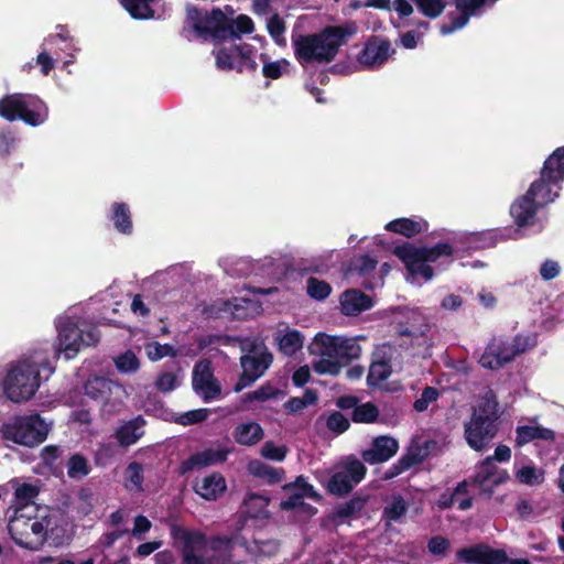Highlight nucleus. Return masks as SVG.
Segmentation results:
<instances>
[{
  "label": "nucleus",
  "mask_w": 564,
  "mask_h": 564,
  "mask_svg": "<svg viewBox=\"0 0 564 564\" xmlns=\"http://www.w3.org/2000/svg\"><path fill=\"white\" fill-rule=\"evenodd\" d=\"M440 395V392L437 389L433 388V387H426L420 398H417L414 402V409L417 411V412H423L425 410H427V408L430 406V404H432L433 402H435L437 400Z\"/></svg>",
  "instance_id": "nucleus-61"
},
{
  "label": "nucleus",
  "mask_w": 564,
  "mask_h": 564,
  "mask_svg": "<svg viewBox=\"0 0 564 564\" xmlns=\"http://www.w3.org/2000/svg\"><path fill=\"white\" fill-rule=\"evenodd\" d=\"M553 432L546 429H542L540 426L534 425H525L519 426L517 429V443L518 445H522L529 443L535 438H552Z\"/></svg>",
  "instance_id": "nucleus-43"
},
{
  "label": "nucleus",
  "mask_w": 564,
  "mask_h": 564,
  "mask_svg": "<svg viewBox=\"0 0 564 564\" xmlns=\"http://www.w3.org/2000/svg\"><path fill=\"white\" fill-rule=\"evenodd\" d=\"M518 229L496 228L475 232H454L446 229L424 232L420 238L417 247H454L462 245L466 247H495L497 243L505 242L513 238ZM393 247H415L413 243L403 241L394 243Z\"/></svg>",
  "instance_id": "nucleus-4"
},
{
  "label": "nucleus",
  "mask_w": 564,
  "mask_h": 564,
  "mask_svg": "<svg viewBox=\"0 0 564 564\" xmlns=\"http://www.w3.org/2000/svg\"><path fill=\"white\" fill-rule=\"evenodd\" d=\"M153 0H120V4L135 20H149L154 17Z\"/></svg>",
  "instance_id": "nucleus-39"
},
{
  "label": "nucleus",
  "mask_w": 564,
  "mask_h": 564,
  "mask_svg": "<svg viewBox=\"0 0 564 564\" xmlns=\"http://www.w3.org/2000/svg\"><path fill=\"white\" fill-rule=\"evenodd\" d=\"M459 14L454 17L447 24L441 26V32L444 35L451 34L456 30L463 29L467 25L469 19L476 14L478 10L488 4L489 0H453Z\"/></svg>",
  "instance_id": "nucleus-22"
},
{
  "label": "nucleus",
  "mask_w": 564,
  "mask_h": 564,
  "mask_svg": "<svg viewBox=\"0 0 564 564\" xmlns=\"http://www.w3.org/2000/svg\"><path fill=\"white\" fill-rule=\"evenodd\" d=\"M355 31L352 26L336 25L327 26L316 34L293 35L292 43L295 58L302 66L312 62L329 63Z\"/></svg>",
  "instance_id": "nucleus-3"
},
{
  "label": "nucleus",
  "mask_w": 564,
  "mask_h": 564,
  "mask_svg": "<svg viewBox=\"0 0 564 564\" xmlns=\"http://www.w3.org/2000/svg\"><path fill=\"white\" fill-rule=\"evenodd\" d=\"M260 61L262 62V75L269 79H278L282 76L283 69L282 67L289 66V62L284 58L280 61L270 62L269 56L265 53H261L259 55Z\"/></svg>",
  "instance_id": "nucleus-47"
},
{
  "label": "nucleus",
  "mask_w": 564,
  "mask_h": 564,
  "mask_svg": "<svg viewBox=\"0 0 564 564\" xmlns=\"http://www.w3.org/2000/svg\"><path fill=\"white\" fill-rule=\"evenodd\" d=\"M268 499L263 496L251 494L245 500V512L251 518L267 516Z\"/></svg>",
  "instance_id": "nucleus-45"
},
{
  "label": "nucleus",
  "mask_w": 564,
  "mask_h": 564,
  "mask_svg": "<svg viewBox=\"0 0 564 564\" xmlns=\"http://www.w3.org/2000/svg\"><path fill=\"white\" fill-rule=\"evenodd\" d=\"M57 329L55 351L57 355H64L66 359L74 358L83 347L95 345L99 340L95 327H87L72 318H59Z\"/></svg>",
  "instance_id": "nucleus-10"
},
{
  "label": "nucleus",
  "mask_w": 564,
  "mask_h": 564,
  "mask_svg": "<svg viewBox=\"0 0 564 564\" xmlns=\"http://www.w3.org/2000/svg\"><path fill=\"white\" fill-rule=\"evenodd\" d=\"M144 421L141 417H135L122 424L116 433L117 440L122 446H130L134 444L144 433Z\"/></svg>",
  "instance_id": "nucleus-36"
},
{
  "label": "nucleus",
  "mask_w": 564,
  "mask_h": 564,
  "mask_svg": "<svg viewBox=\"0 0 564 564\" xmlns=\"http://www.w3.org/2000/svg\"><path fill=\"white\" fill-rule=\"evenodd\" d=\"M379 415L378 409L371 403H364L354 410L352 420L359 423H372Z\"/></svg>",
  "instance_id": "nucleus-54"
},
{
  "label": "nucleus",
  "mask_w": 564,
  "mask_h": 564,
  "mask_svg": "<svg viewBox=\"0 0 564 564\" xmlns=\"http://www.w3.org/2000/svg\"><path fill=\"white\" fill-rule=\"evenodd\" d=\"M397 257L404 263L412 283L420 278L429 281L433 276L431 263L441 257H449L452 249H394Z\"/></svg>",
  "instance_id": "nucleus-12"
},
{
  "label": "nucleus",
  "mask_w": 564,
  "mask_h": 564,
  "mask_svg": "<svg viewBox=\"0 0 564 564\" xmlns=\"http://www.w3.org/2000/svg\"><path fill=\"white\" fill-rule=\"evenodd\" d=\"M267 30L270 36L278 45H285L286 41L285 37L283 36V33L285 31V23L278 13H274L270 17L267 23Z\"/></svg>",
  "instance_id": "nucleus-52"
},
{
  "label": "nucleus",
  "mask_w": 564,
  "mask_h": 564,
  "mask_svg": "<svg viewBox=\"0 0 564 564\" xmlns=\"http://www.w3.org/2000/svg\"><path fill=\"white\" fill-rule=\"evenodd\" d=\"M186 21L200 39L221 42L235 34L231 21L218 7L210 11L194 4L186 7Z\"/></svg>",
  "instance_id": "nucleus-9"
},
{
  "label": "nucleus",
  "mask_w": 564,
  "mask_h": 564,
  "mask_svg": "<svg viewBox=\"0 0 564 564\" xmlns=\"http://www.w3.org/2000/svg\"><path fill=\"white\" fill-rule=\"evenodd\" d=\"M280 395V390L271 383L267 382L259 387L257 390L248 392L241 397V403H263L271 399H276Z\"/></svg>",
  "instance_id": "nucleus-40"
},
{
  "label": "nucleus",
  "mask_w": 564,
  "mask_h": 564,
  "mask_svg": "<svg viewBox=\"0 0 564 564\" xmlns=\"http://www.w3.org/2000/svg\"><path fill=\"white\" fill-rule=\"evenodd\" d=\"M96 503L95 495L89 489H82L78 494L77 511L82 516H88L91 513Z\"/></svg>",
  "instance_id": "nucleus-59"
},
{
  "label": "nucleus",
  "mask_w": 564,
  "mask_h": 564,
  "mask_svg": "<svg viewBox=\"0 0 564 564\" xmlns=\"http://www.w3.org/2000/svg\"><path fill=\"white\" fill-rule=\"evenodd\" d=\"M384 229L389 232L401 235L408 239L422 236L430 229V224L421 216L400 217L386 224Z\"/></svg>",
  "instance_id": "nucleus-24"
},
{
  "label": "nucleus",
  "mask_w": 564,
  "mask_h": 564,
  "mask_svg": "<svg viewBox=\"0 0 564 564\" xmlns=\"http://www.w3.org/2000/svg\"><path fill=\"white\" fill-rule=\"evenodd\" d=\"M39 495V487L33 484H21L15 488L12 511L26 510L29 506H36L34 500Z\"/></svg>",
  "instance_id": "nucleus-38"
},
{
  "label": "nucleus",
  "mask_w": 564,
  "mask_h": 564,
  "mask_svg": "<svg viewBox=\"0 0 564 564\" xmlns=\"http://www.w3.org/2000/svg\"><path fill=\"white\" fill-rule=\"evenodd\" d=\"M540 208L542 207L525 192L511 204L510 215L514 224L522 228L534 224Z\"/></svg>",
  "instance_id": "nucleus-25"
},
{
  "label": "nucleus",
  "mask_w": 564,
  "mask_h": 564,
  "mask_svg": "<svg viewBox=\"0 0 564 564\" xmlns=\"http://www.w3.org/2000/svg\"><path fill=\"white\" fill-rule=\"evenodd\" d=\"M406 511V503L400 496H393L391 501L384 508V517L390 521H397Z\"/></svg>",
  "instance_id": "nucleus-56"
},
{
  "label": "nucleus",
  "mask_w": 564,
  "mask_h": 564,
  "mask_svg": "<svg viewBox=\"0 0 564 564\" xmlns=\"http://www.w3.org/2000/svg\"><path fill=\"white\" fill-rule=\"evenodd\" d=\"M456 556L465 564H502L507 560L505 551L494 550L485 544L462 549Z\"/></svg>",
  "instance_id": "nucleus-21"
},
{
  "label": "nucleus",
  "mask_w": 564,
  "mask_h": 564,
  "mask_svg": "<svg viewBox=\"0 0 564 564\" xmlns=\"http://www.w3.org/2000/svg\"><path fill=\"white\" fill-rule=\"evenodd\" d=\"M228 451L221 447L206 448L202 452L195 453L182 463V470L184 473L193 469L208 467L226 460Z\"/></svg>",
  "instance_id": "nucleus-29"
},
{
  "label": "nucleus",
  "mask_w": 564,
  "mask_h": 564,
  "mask_svg": "<svg viewBox=\"0 0 564 564\" xmlns=\"http://www.w3.org/2000/svg\"><path fill=\"white\" fill-rule=\"evenodd\" d=\"M235 441L243 446H252L263 438V429L254 421L238 424L234 430Z\"/></svg>",
  "instance_id": "nucleus-34"
},
{
  "label": "nucleus",
  "mask_w": 564,
  "mask_h": 564,
  "mask_svg": "<svg viewBox=\"0 0 564 564\" xmlns=\"http://www.w3.org/2000/svg\"><path fill=\"white\" fill-rule=\"evenodd\" d=\"M338 344L337 361L340 367L343 364L360 356L361 348L355 339L339 336Z\"/></svg>",
  "instance_id": "nucleus-42"
},
{
  "label": "nucleus",
  "mask_w": 564,
  "mask_h": 564,
  "mask_svg": "<svg viewBox=\"0 0 564 564\" xmlns=\"http://www.w3.org/2000/svg\"><path fill=\"white\" fill-rule=\"evenodd\" d=\"M394 52L388 39L371 35L357 55V61L364 68L373 69L382 66Z\"/></svg>",
  "instance_id": "nucleus-17"
},
{
  "label": "nucleus",
  "mask_w": 564,
  "mask_h": 564,
  "mask_svg": "<svg viewBox=\"0 0 564 564\" xmlns=\"http://www.w3.org/2000/svg\"><path fill=\"white\" fill-rule=\"evenodd\" d=\"M272 362V355L264 348H254L240 358L242 373L234 387L235 392L250 387L264 375Z\"/></svg>",
  "instance_id": "nucleus-16"
},
{
  "label": "nucleus",
  "mask_w": 564,
  "mask_h": 564,
  "mask_svg": "<svg viewBox=\"0 0 564 564\" xmlns=\"http://www.w3.org/2000/svg\"><path fill=\"white\" fill-rule=\"evenodd\" d=\"M90 473V466L86 457L74 454L67 462V475L72 479H80Z\"/></svg>",
  "instance_id": "nucleus-44"
},
{
  "label": "nucleus",
  "mask_w": 564,
  "mask_h": 564,
  "mask_svg": "<svg viewBox=\"0 0 564 564\" xmlns=\"http://www.w3.org/2000/svg\"><path fill=\"white\" fill-rule=\"evenodd\" d=\"M275 340L281 352L293 356L303 348L305 337L300 330L286 327L276 333Z\"/></svg>",
  "instance_id": "nucleus-33"
},
{
  "label": "nucleus",
  "mask_w": 564,
  "mask_h": 564,
  "mask_svg": "<svg viewBox=\"0 0 564 564\" xmlns=\"http://www.w3.org/2000/svg\"><path fill=\"white\" fill-rule=\"evenodd\" d=\"M509 479L506 469L498 468L491 457H487L476 466L473 484L478 487L481 492L491 495L494 490L505 484Z\"/></svg>",
  "instance_id": "nucleus-19"
},
{
  "label": "nucleus",
  "mask_w": 564,
  "mask_h": 564,
  "mask_svg": "<svg viewBox=\"0 0 564 564\" xmlns=\"http://www.w3.org/2000/svg\"><path fill=\"white\" fill-rule=\"evenodd\" d=\"M564 181V145L555 149L544 161L540 177L531 183L527 193L541 206L553 203Z\"/></svg>",
  "instance_id": "nucleus-7"
},
{
  "label": "nucleus",
  "mask_w": 564,
  "mask_h": 564,
  "mask_svg": "<svg viewBox=\"0 0 564 564\" xmlns=\"http://www.w3.org/2000/svg\"><path fill=\"white\" fill-rule=\"evenodd\" d=\"M377 261L368 256L359 257L352 260L349 273H356L360 276H368L376 268Z\"/></svg>",
  "instance_id": "nucleus-55"
},
{
  "label": "nucleus",
  "mask_w": 564,
  "mask_h": 564,
  "mask_svg": "<svg viewBox=\"0 0 564 564\" xmlns=\"http://www.w3.org/2000/svg\"><path fill=\"white\" fill-rule=\"evenodd\" d=\"M513 350L502 339H494L480 357V365L488 369H498L513 359Z\"/></svg>",
  "instance_id": "nucleus-26"
},
{
  "label": "nucleus",
  "mask_w": 564,
  "mask_h": 564,
  "mask_svg": "<svg viewBox=\"0 0 564 564\" xmlns=\"http://www.w3.org/2000/svg\"><path fill=\"white\" fill-rule=\"evenodd\" d=\"M317 401V393L312 390H305L303 397H295L290 399L285 404V409L290 413H297L307 408L308 405L314 404Z\"/></svg>",
  "instance_id": "nucleus-48"
},
{
  "label": "nucleus",
  "mask_w": 564,
  "mask_h": 564,
  "mask_svg": "<svg viewBox=\"0 0 564 564\" xmlns=\"http://www.w3.org/2000/svg\"><path fill=\"white\" fill-rule=\"evenodd\" d=\"M54 371L44 352L32 355L12 364L3 381V391L12 402L31 399L40 388L41 379H47Z\"/></svg>",
  "instance_id": "nucleus-2"
},
{
  "label": "nucleus",
  "mask_w": 564,
  "mask_h": 564,
  "mask_svg": "<svg viewBox=\"0 0 564 564\" xmlns=\"http://www.w3.org/2000/svg\"><path fill=\"white\" fill-rule=\"evenodd\" d=\"M399 449V443L391 436H379L372 442L369 449L362 452V459L370 464H381L393 457Z\"/></svg>",
  "instance_id": "nucleus-23"
},
{
  "label": "nucleus",
  "mask_w": 564,
  "mask_h": 564,
  "mask_svg": "<svg viewBox=\"0 0 564 564\" xmlns=\"http://www.w3.org/2000/svg\"><path fill=\"white\" fill-rule=\"evenodd\" d=\"M170 534L181 551L184 564H237L231 554L237 546L243 547L252 556L264 553L258 542L249 545L238 535L215 536L208 541L203 532L178 524L170 527Z\"/></svg>",
  "instance_id": "nucleus-1"
},
{
  "label": "nucleus",
  "mask_w": 564,
  "mask_h": 564,
  "mask_svg": "<svg viewBox=\"0 0 564 564\" xmlns=\"http://www.w3.org/2000/svg\"><path fill=\"white\" fill-rule=\"evenodd\" d=\"M286 453V446L276 445L273 442H265L261 447V456L273 462L284 460Z\"/></svg>",
  "instance_id": "nucleus-57"
},
{
  "label": "nucleus",
  "mask_w": 564,
  "mask_h": 564,
  "mask_svg": "<svg viewBox=\"0 0 564 564\" xmlns=\"http://www.w3.org/2000/svg\"><path fill=\"white\" fill-rule=\"evenodd\" d=\"M183 376L181 373L165 372L156 380V388L162 392L173 391L181 384Z\"/></svg>",
  "instance_id": "nucleus-60"
},
{
  "label": "nucleus",
  "mask_w": 564,
  "mask_h": 564,
  "mask_svg": "<svg viewBox=\"0 0 564 564\" xmlns=\"http://www.w3.org/2000/svg\"><path fill=\"white\" fill-rule=\"evenodd\" d=\"M398 355V350L389 344H382L376 348L367 377L370 386H377L390 377Z\"/></svg>",
  "instance_id": "nucleus-18"
},
{
  "label": "nucleus",
  "mask_w": 564,
  "mask_h": 564,
  "mask_svg": "<svg viewBox=\"0 0 564 564\" xmlns=\"http://www.w3.org/2000/svg\"><path fill=\"white\" fill-rule=\"evenodd\" d=\"M0 117L9 122L21 120L28 126L39 127L48 119V108L36 95L9 94L0 99Z\"/></svg>",
  "instance_id": "nucleus-8"
},
{
  "label": "nucleus",
  "mask_w": 564,
  "mask_h": 564,
  "mask_svg": "<svg viewBox=\"0 0 564 564\" xmlns=\"http://www.w3.org/2000/svg\"><path fill=\"white\" fill-rule=\"evenodd\" d=\"M366 475L365 465L356 458H347L335 467L327 490L337 496L348 494Z\"/></svg>",
  "instance_id": "nucleus-14"
},
{
  "label": "nucleus",
  "mask_w": 564,
  "mask_h": 564,
  "mask_svg": "<svg viewBox=\"0 0 564 564\" xmlns=\"http://www.w3.org/2000/svg\"><path fill=\"white\" fill-rule=\"evenodd\" d=\"M145 354L151 361L161 360L164 357L176 356V350L172 345L160 344L158 341H150L144 346Z\"/></svg>",
  "instance_id": "nucleus-50"
},
{
  "label": "nucleus",
  "mask_w": 564,
  "mask_h": 564,
  "mask_svg": "<svg viewBox=\"0 0 564 564\" xmlns=\"http://www.w3.org/2000/svg\"><path fill=\"white\" fill-rule=\"evenodd\" d=\"M85 394L97 402H107L113 390H120V386L102 377H94L85 383Z\"/></svg>",
  "instance_id": "nucleus-32"
},
{
  "label": "nucleus",
  "mask_w": 564,
  "mask_h": 564,
  "mask_svg": "<svg viewBox=\"0 0 564 564\" xmlns=\"http://www.w3.org/2000/svg\"><path fill=\"white\" fill-rule=\"evenodd\" d=\"M373 306V300L359 290H347L339 297L340 312L346 316H357Z\"/></svg>",
  "instance_id": "nucleus-28"
},
{
  "label": "nucleus",
  "mask_w": 564,
  "mask_h": 564,
  "mask_svg": "<svg viewBox=\"0 0 564 564\" xmlns=\"http://www.w3.org/2000/svg\"><path fill=\"white\" fill-rule=\"evenodd\" d=\"M223 310L238 319L253 317L262 312L258 302L247 297H234L224 303Z\"/></svg>",
  "instance_id": "nucleus-31"
},
{
  "label": "nucleus",
  "mask_w": 564,
  "mask_h": 564,
  "mask_svg": "<svg viewBox=\"0 0 564 564\" xmlns=\"http://www.w3.org/2000/svg\"><path fill=\"white\" fill-rule=\"evenodd\" d=\"M108 219L112 223L115 229L124 236H131L133 232L132 213L127 203L115 202L111 204Z\"/></svg>",
  "instance_id": "nucleus-30"
},
{
  "label": "nucleus",
  "mask_w": 564,
  "mask_h": 564,
  "mask_svg": "<svg viewBox=\"0 0 564 564\" xmlns=\"http://www.w3.org/2000/svg\"><path fill=\"white\" fill-rule=\"evenodd\" d=\"M239 56H241V45L221 47L216 55V65L223 70L235 69Z\"/></svg>",
  "instance_id": "nucleus-41"
},
{
  "label": "nucleus",
  "mask_w": 564,
  "mask_h": 564,
  "mask_svg": "<svg viewBox=\"0 0 564 564\" xmlns=\"http://www.w3.org/2000/svg\"><path fill=\"white\" fill-rule=\"evenodd\" d=\"M39 511L37 506H29L26 510H14L9 518V534L21 547L40 549L53 529V519L47 514L39 516Z\"/></svg>",
  "instance_id": "nucleus-5"
},
{
  "label": "nucleus",
  "mask_w": 564,
  "mask_h": 564,
  "mask_svg": "<svg viewBox=\"0 0 564 564\" xmlns=\"http://www.w3.org/2000/svg\"><path fill=\"white\" fill-rule=\"evenodd\" d=\"M414 2L422 14L430 19L438 18L446 7L444 0H414Z\"/></svg>",
  "instance_id": "nucleus-53"
},
{
  "label": "nucleus",
  "mask_w": 564,
  "mask_h": 564,
  "mask_svg": "<svg viewBox=\"0 0 564 564\" xmlns=\"http://www.w3.org/2000/svg\"><path fill=\"white\" fill-rule=\"evenodd\" d=\"M498 402L488 390L477 401L470 421L465 425L468 445L475 451L484 449L497 433Z\"/></svg>",
  "instance_id": "nucleus-6"
},
{
  "label": "nucleus",
  "mask_w": 564,
  "mask_h": 564,
  "mask_svg": "<svg viewBox=\"0 0 564 564\" xmlns=\"http://www.w3.org/2000/svg\"><path fill=\"white\" fill-rule=\"evenodd\" d=\"M142 467L138 463H131L126 469L124 486L130 491L142 489Z\"/></svg>",
  "instance_id": "nucleus-51"
},
{
  "label": "nucleus",
  "mask_w": 564,
  "mask_h": 564,
  "mask_svg": "<svg viewBox=\"0 0 564 564\" xmlns=\"http://www.w3.org/2000/svg\"><path fill=\"white\" fill-rule=\"evenodd\" d=\"M282 489L289 494V498L281 501V509L294 510L305 517H312L315 514L316 509L304 500L310 498L315 501H319L322 497L314 487L304 479V477H297L294 482L283 486Z\"/></svg>",
  "instance_id": "nucleus-15"
},
{
  "label": "nucleus",
  "mask_w": 564,
  "mask_h": 564,
  "mask_svg": "<svg viewBox=\"0 0 564 564\" xmlns=\"http://www.w3.org/2000/svg\"><path fill=\"white\" fill-rule=\"evenodd\" d=\"M231 24L235 32L234 36H239V34H250L254 30L253 21L246 14H239L234 21H231ZM230 37H232V35Z\"/></svg>",
  "instance_id": "nucleus-64"
},
{
  "label": "nucleus",
  "mask_w": 564,
  "mask_h": 564,
  "mask_svg": "<svg viewBox=\"0 0 564 564\" xmlns=\"http://www.w3.org/2000/svg\"><path fill=\"white\" fill-rule=\"evenodd\" d=\"M113 362L116 368L121 373H132L135 372L140 368V360L137 355L127 350L113 358Z\"/></svg>",
  "instance_id": "nucleus-46"
},
{
  "label": "nucleus",
  "mask_w": 564,
  "mask_h": 564,
  "mask_svg": "<svg viewBox=\"0 0 564 564\" xmlns=\"http://www.w3.org/2000/svg\"><path fill=\"white\" fill-rule=\"evenodd\" d=\"M338 340L339 336L319 333L308 345L310 354L318 357L313 365L317 373L336 376L340 372V365L337 361Z\"/></svg>",
  "instance_id": "nucleus-13"
},
{
  "label": "nucleus",
  "mask_w": 564,
  "mask_h": 564,
  "mask_svg": "<svg viewBox=\"0 0 564 564\" xmlns=\"http://www.w3.org/2000/svg\"><path fill=\"white\" fill-rule=\"evenodd\" d=\"M514 478L525 486H539L544 481V470L532 464L514 463Z\"/></svg>",
  "instance_id": "nucleus-37"
},
{
  "label": "nucleus",
  "mask_w": 564,
  "mask_h": 564,
  "mask_svg": "<svg viewBox=\"0 0 564 564\" xmlns=\"http://www.w3.org/2000/svg\"><path fill=\"white\" fill-rule=\"evenodd\" d=\"M453 501L454 506H456L459 510H468L471 505L473 500L467 495V482L463 481L457 485L453 492Z\"/></svg>",
  "instance_id": "nucleus-62"
},
{
  "label": "nucleus",
  "mask_w": 564,
  "mask_h": 564,
  "mask_svg": "<svg viewBox=\"0 0 564 564\" xmlns=\"http://www.w3.org/2000/svg\"><path fill=\"white\" fill-rule=\"evenodd\" d=\"M536 344V337L534 335H520L517 336L512 343H507L513 351V357L520 352L525 351L527 349L533 347Z\"/></svg>",
  "instance_id": "nucleus-63"
},
{
  "label": "nucleus",
  "mask_w": 564,
  "mask_h": 564,
  "mask_svg": "<svg viewBox=\"0 0 564 564\" xmlns=\"http://www.w3.org/2000/svg\"><path fill=\"white\" fill-rule=\"evenodd\" d=\"M194 491L205 500L218 499L227 489L224 476L219 473L197 478L193 484Z\"/></svg>",
  "instance_id": "nucleus-27"
},
{
  "label": "nucleus",
  "mask_w": 564,
  "mask_h": 564,
  "mask_svg": "<svg viewBox=\"0 0 564 564\" xmlns=\"http://www.w3.org/2000/svg\"><path fill=\"white\" fill-rule=\"evenodd\" d=\"M330 286L324 281L311 278L307 281V293L311 297L322 301L330 294Z\"/></svg>",
  "instance_id": "nucleus-58"
},
{
  "label": "nucleus",
  "mask_w": 564,
  "mask_h": 564,
  "mask_svg": "<svg viewBox=\"0 0 564 564\" xmlns=\"http://www.w3.org/2000/svg\"><path fill=\"white\" fill-rule=\"evenodd\" d=\"M247 470L250 475L272 485L281 482L284 479L282 468L272 467L259 459H252L247 464Z\"/></svg>",
  "instance_id": "nucleus-35"
},
{
  "label": "nucleus",
  "mask_w": 564,
  "mask_h": 564,
  "mask_svg": "<svg viewBox=\"0 0 564 564\" xmlns=\"http://www.w3.org/2000/svg\"><path fill=\"white\" fill-rule=\"evenodd\" d=\"M193 389L205 401L214 400L220 394V386L214 378L208 360L197 362L193 370Z\"/></svg>",
  "instance_id": "nucleus-20"
},
{
  "label": "nucleus",
  "mask_w": 564,
  "mask_h": 564,
  "mask_svg": "<svg viewBox=\"0 0 564 564\" xmlns=\"http://www.w3.org/2000/svg\"><path fill=\"white\" fill-rule=\"evenodd\" d=\"M253 50L251 45H241V56L237 58L235 69L238 73H254L258 69V63L253 58Z\"/></svg>",
  "instance_id": "nucleus-49"
},
{
  "label": "nucleus",
  "mask_w": 564,
  "mask_h": 564,
  "mask_svg": "<svg viewBox=\"0 0 564 564\" xmlns=\"http://www.w3.org/2000/svg\"><path fill=\"white\" fill-rule=\"evenodd\" d=\"M50 431V424L40 415L31 414L17 416L1 426V435L6 441L33 447L44 442Z\"/></svg>",
  "instance_id": "nucleus-11"
}]
</instances>
